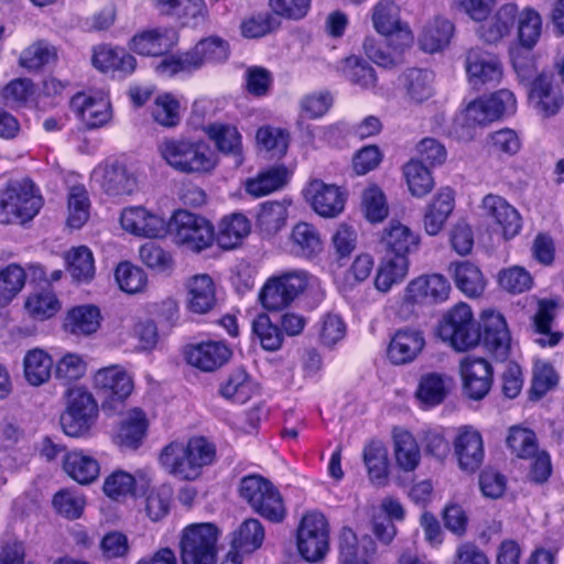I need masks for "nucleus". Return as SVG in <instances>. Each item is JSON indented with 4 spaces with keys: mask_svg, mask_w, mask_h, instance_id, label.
<instances>
[{
    "mask_svg": "<svg viewBox=\"0 0 564 564\" xmlns=\"http://www.w3.org/2000/svg\"><path fill=\"white\" fill-rule=\"evenodd\" d=\"M480 339L485 347L497 358L506 359L511 346V336L505 317L497 312L486 311L481 315Z\"/></svg>",
    "mask_w": 564,
    "mask_h": 564,
    "instance_id": "obj_18",
    "label": "nucleus"
},
{
    "mask_svg": "<svg viewBox=\"0 0 564 564\" xmlns=\"http://www.w3.org/2000/svg\"><path fill=\"white\" fill-rule=\"evenodd\" d=\"M440 337L459 351L475 347L480 340V326L474 318L471 308L459 303L451 308L438 325Z\"/></svg>",
    "mask_w": 564,
    "mask_h": 564,
    "instance_id": "obj_7",
    "label": "nucleus"
},
{
    "mask_svg": "<svg viewBox=\"0 0 564 564\" xmlns=\"http://www.w3.org/2000/svg\"><path fill=\"white\" fill-rule=\"evenodd\" d=\"M517 100L512 91L500 89L488 98H480L468 105L466 120L474 124H485L506 115L514 113Z\"/></svg>",
    "mask_w": 564,
    "mask_h": 564,
    "instance_id": "obj_11",
    "label": "nucleus"
},
{
    "mask_svg": "<svg viewBox=\"0 0 564 564\" xmlns=\"http://www.w3.org/2000/svg\"><path fill=\"white\" fill-rule=\"evenodd\" d=\"M529 97L534 108L544 116L555 115L563 102L560 88L553 85L546 74H541L533 80Z\"/></svg>",
    "mask_w": 564,
    "mask_h": 564,
    "instance_id": "obj_28",
    "label": "nucleus"
},
{
    "mask_svg": "<svg viewBox=\"0 0 564 564\" xmlns=\"http://www.w3.org/2000/svg\"><path fill=\"white\" fill-rule=\"evenodd\" d=\"M228 55V44L218 36H210L199 41L191 51L177 57L161 61L156 66V72L162 76L193 72L206 63L225 62Z\"/></svg>",
    "mask_w": 564,
    "mask_h": 564,
    "instance_id": "obj_3",
    "label": "nucleus"
},
{
    "mask_svg": "<svg viewBox=\"0 0 564 564\" xmlns=\"http://www.w3.org/2000/svg\"><path fill=\"white\" fill-rule=\"evenodd\" d=\"M518 37L520 44L531 50L538 43L542 33V18L532 8H525L518 14Z\"/></svg>",
    "mask_w": 564,
    "mask_h": 564,
    "instance_id": "obj_55",
    "label": "nucleus"
},
{
    "mask_svg": "<svg viewBox=\"0 0 564 564\" xmlns=\"http://www.w3.org/2000/svg\"><path fill=\"white\" fill-rule=\"evenodd\" d=\"M555 304L552 301H541L539 303L538 312L533 318V326L539 337L535 341L541 346H555L560 339L561 334L551 330V324L554 318Z\"/></svg>",
    "mask_w": 564,
    "mask_h": 564,
    "instance_id": "obj_49",
    "label": "nucleus"
},
{
    "mask_svg": "<svg viewBox=\"0 0 564 564\" xmlns=\"http://www.w3.org/2000/svg\"><path fill=\"white\" fill-rule=\"evenodd\" d=\"M167 234L173 242L189 251L199 252L214 240V228L205 218L180 209L167 223Z\"/></svg>",
    "mask_w": 564,
    "mask_h": 564,
    "instance_id": "obj_8",
    "label": "nucleus"
},
{
    "mask_svg": "<svg viewBox=\"0 0 564 564\" xmlns=\"http://www.w3.org/2000/svg\"><path fill=\"white\" fill-rule=\"evenodd\" d=\"M217 451L213 442L203 436L191 437L186 443L171 442L160 454V464L174 478L197 480L206 467L216 462Z\"/></svg>",
    "mask_w": 564,
    "mask_h": 564,
    "instance_id": "obj_1",
    "label": "nucleus"
},
{
    "mask_svg": "<svg viewBox=\"0 0 564 564\" xmlns=\"http://www.w3.org/2000/svg\"><path fill=\"white\" fill-rule=\"evenodd\" d=\"M344 76L354 85L362 89H373L377 77L375 69L357 56L347 57L343 65Z\"/></svg>",
    "mask_w": 564,
    "mask_h": 564,
    "instance_id": "obj_56",
    "label": "nucleus"
},
{
    "mask_svg": "<svg viewBox=\"0 0 564 564\" xmlns=\"http://www.w3.org/2000/svg\"><path fill=\"white\" fill-rule=\"evenodd\" d=\"M507 445L520 458H531L538 453L534 432L519 425L510 427Z\"/></svg>",
    "mask_w": 564,
    "mask_h": 564,
    "instance_id": "obj_57",
    "label": "nucleus"
},
{
    "mask_svg": "<svg viewBox=\"0 0 564 564\" xmlns=\"http://www.w3.org/2000/svg\"><path fill=\"white\" fill-rule=\"evenodd\" d=\"M371 20L375 30L383 37H395L401 31L412 33L400 19V8L392 0H381L372 9Z\"/></svg>",
    "mask_w": 564,
    "mask_h": 564,
    "instance_id": "obj_30",
    "label": "nucleus"
},
{
    "mask_svg": "<svg viewBox=\"0 0 564 564\" xmlns=\"http://www.w3.org/2000/svg\"><path fill=\"white\" fill-rule=\"evenodd\" d=\"M70 107L89 129L105 126L112 116L110 101L104 93L95 95L77 94L72 98Z\"/></svg>",
    "mask_w": 564,
    "mask_h": 564,
    "instance_id": "obj_17",
    "label": "nucleus"
},
{
    "mask_svg": "<svg viewBox=\"0 0 564 564\" xmlns=\"http://www.w3.org/2000/svg\"><path fill=\"white\" fill-rule=\"evenodd\" d=\"M216 286L206 273L195 274L186 282V307L194 314H206L216 305Z\"/></svg>",
    "mask_w": 564,
    "mask_h": 564,
    "instance_id": "obj_24",
    "label": "nucleus"
},
{
    "mask_svg": "<svg viewBox=\"0 0 564 564\" xmlns=\"http://www.w3.org/2000/svg\"><path fill=\"white\" fill-rule=\"evenodd\" d=\"M56 58V47L46 40H37L21 52L19 65L28 70H39Z\"/></svg>",
    "mask_w": 564,
    "mask_h": 564,
    "instance_id": "obj_45",
    "label": "nucleus"
},
{
    "mask_svg": "<svg viewBox=\"0 0 564 564\" xmlns=\"http://www.w3.org/2000/svg\"><path fill=\"white\" fill-rule=\"evenodd\" d=\"M482 216L497 225L506 240L514 238L522 228L519 212L499 195L488 194L481 200Z\"/></svg>",
    "mask_w": 564,
    "mask_h": 564,
    "instance_id": "obj_13",
    "label": "nucleus"
},
{
    "mask_svg": "<svg viewBox=\"0 0 564 564\" xmlns=\"http://www.w3.org/2000/svg\"><path fill=\"white\" fill-rule=\"evenodd\" d=\"M364 463L371 481L382 484L388 476V452L380 442H371L364 448Z\"/></svg>",
    "mask_w": 564,
    "mask_h": 564,
    "instance_id": "obj_53",
    "label": "nucleus"
},
{
    "mask_svg": "<svg viewBox=\"0 0 564 564\" xmlns=\"http://www.w3.org/2000/svg\"><path fill=\"white\" fill-rule=\"evenodd\" d=\"M453 32L454 25L449 20L436 18L424 26L419 44L427 53L438 52L448 45Z\"/></svg>",
    "mask_w": 564,
    "mask_h": 564,
    "instance_id": "obj_39",
    "label": "nucleus"
},
{
    "mask_svg": "<svg viewBox=\"0 0 564 564\" xmlns=\"http://www.w3.org/2000/svg\"><path fill=\"white\" fill-rule=\"evenodd\" d=\"M252 330L260 340L263 349L278 350L283 343V336L278 326L273 325L267 314H260L252 323Z\"/></svg>",
    "mask_w": 564,
    "mask_h": 564,
    "instance_id": "obj_64",
    "label": "nucleus"
},
{
    "mask_svg": "<svg viewBox=\"0 0 564 564\" xmlns=\"http://www.w3.org/2000/svg\"><path fill=\"white\" fill-rule=\"evenodd\" d=\"M102 489L107 497L119 501L134 495V478L132 474L117 469L106 477Z\"/></svg>",
    "mask_w": 564,
    "mask_h": 564,
    "instance_id": "obj_63",
    "label": "nucleus"
},
{
    "mask_svg": "<svg viewBox=\"0 0 564 564\" xmlns=\"http://www.w3.org/2000/svg\"><path fill=\"white\" fill-rule=\"evenodd\" d=\"M205 132L221 153L232 155L237 166L242 164L241 134L236 127L217 122L209 124Z\"/></svg>",
    "mask_w": 564,
    "mask_h": 564,
    "instance_id": "obj_33",
    "label": "nucleus"
},
{
    "mask_svg": "<svg viewBox=\"0 0 564 564\" xmlns=\"http://www.w3.org/2000/svg\"><path fill=\"white\" fill-rule=\"evenodd\" d=\"M297 549L308 562L322 560L329 549V530L324 514L307 512L297 528Z\"/></svg>",
    "mask_w": 564,
    "mask_h": 564,
    "instance_id": "obj_10",
    "label": "nucleus"
},
{
    "mask_svg": "<svg viewBox=\"0 0 564 564\" xmlns=\"http://www.w3.org/2000/svg\"><path fill=\"white\" fill-rule=\"evenodd\" d=\"M101 187L110 196H129L139 189V182L127 166L113 163L104 167Z\"/></svg>",
    "mask_w": 564,
    "mask_h": 564,
    "instance_id": "obj_29",
    "label": "nucleus"
},
{
    "mask_svg": "<svg viewBox=\"0 0 564 564\" xmlns=\"http://www.w3.org/2000/svg\"><path fill=\"white\" fill-rule=\"evenodd\" d=\"M460 376L465 388H490L492 384L491 365L482 358H465L460 364Z\"/></svg>",
    "mask_w": 564,
    "mask_h": 564,
    "instance_id": "obj_48",
    "label": "nucleus"
},
{
    "mask_svg": "<svg viewBox=\"0 0 564 564\" xmlns=\"http://www.w3.org/2000/svg\"><path fill=\"white\" fill-rule=\"evenodd\" d=\"M147 430L145 413L141 409L134 408L122 422L116 438L117 443L123 448L135 449L145 436Z\"/></svg>",
    "mask_w": 564,
    "mask_h": 564,
    "instance_id": "obj_38",
    "label": "nucleus"
},
{
    "mask_svg": "<svg viewBox=\"0 0 564 564\" xmlns=\"http://www.w3.org/2000/svg\"><path fill=\"white\" fill-rule=\"evenodd\" d=\"M449 270L456 286L467 296H478L485 289V280L480 270L468 261L452 264Z\"/></svg>",
    "mask_w": 564,
    "mask_h": 564,
    "instance_id": "obj_42",
    "label": "nucleus"
},
{
    "mask_svg": "<svg viewBox=\"0 0 564 564\" xmlns=\"http://www.w3.org/2000/svg\"><path fill=\"white\" fill-rule=\"evenodd\" d=\"M434 74L426 68H409L400 76V85L411 104H422L434 94Z\"/></svg>",
    "mask_w": 564,
    "mask_h": 564,
    "instance_id": "obj_26",
    "label": "nucleus"
},
{
    "mask_svg": "<svg viewBox=\"0 0 564 564\" xmlns=\"http://www.w3.org/2000/svg\"><path fill=\"white\" fill-rule=\"evenodd\" d=\"M177 41V32L173 28L159 26L134 34L129 48L139 55L159 56L172 50Z\"/></svg>",
    "mask_w": 564,
    "mask_h": 564,
    "instance_id": "obj_19",
    "label": "nucleus"
},
{
    "mask_svg": "<svg viewBox=\"0 0 564 564\" xmlns=\"http://www.w3.org/2000/svg\"><path fill=\"white\" fill-rule=\"evenodd\" d=\"M454 208V193L451 188H442L429 205L424 215V228L431 236L437 235Z\"/></svg>",
    "mask_w": 564,
    "mask_h": 564,
    "instance_id": "obj_34",
    "label": "nucleus"
},
{
    "mask_svg": "<svg viewBox=\"0 0 564 564\" xmlns=\"http://www.w3.org/2000/svg\"><path fill=\"white\" fill-rule=\"evenodd\" d=\"M394 456L404 471H413L420 463L421 452L414 436L406 430L393 429Z\"/></svg>",
    "mask_w": 564,
    "mask_h": 564,
    "instance_id": "obj_36",
    "label": "nucleus"
},
{
    "mask_svg": "<svg viewBox=\"0 0 564 564\" xmlns=\"http://www.w3.org/2000/svg\"><path fill=\"white\" fill-rule=\"evenodd\" d=\"M275 487L271 481L260 475H248L240 480L239 495L251 507V509H263L260 499L267 496L269 500L275 502L272 490Z\"/></svg>",
    "mask_w": 564,
    "mask_h": 564,
    "instance_id": "obj_43",
    "label": "nucleus"
},
{
    "mask_svg": "<svg viewBox=\"0 0 564 564\" xmlns=\"http://www.w3.org/2000/svg\"><path fill=\"white\" fill-rule=\"evenodd\" d=\"M26 273L22 267L11 263L0 270V307H6L22 291Z\"/></svg>",
    "mask_w": 564,
    "mask_h": 564,
    "instance_id": "obj_50",
    "label": "nucleus"
},
{
    "mask_svg": "<svg viewBox=\"0 0 564 564\" xmlns=\"http://www.w3.org/2000/svg\"><path fill=\"white\" fill-rule=\"evenodd\" d=\"M95 388H133L132 373L120 365L99 369L94 376Z\"/></svg>",
    "mask_w": 564,
    "mask_h": 564,
    "instance_id": "obj_61",
    "label": "nucleus"
},
{
    "mask_svg": "<svg viewBox=\"0 0 564 564\" xmlns=\"http://www.w3.org/2000/svg\"><path fill=\"white\" fill-rule=\"evenodd\" d=\"M120 223L126 231L139 237L156 239L167 234V223L164 217L142 206L123 209Z\"/></svg>",
    "mask_w": 564,
    "mask_h": 564,
    "instance_id": "obj_14",
    "label": "nucleus"
},
{
    "mask_svg": "<svg viewBox=\"0 0 564 564\" xmlns=\"http://www.w3.org/2000/svg\"><path fill=\"white\" fill-rule=\"evenodd\" d=\"M465 68L468 82L475 88L497 84L502 77V65L498 56L479 47L467 52Z\"/></svg>",
    "mask_w": 564,
    "mask_h": 564,
    "instance_id": "obj_15",
    "label": "nucleus"
},
{
    "mask_svg": "<svg viewBox=\"0 0 564 564\" xmlns=\"http://www.w3.org/2000/svg\"><path fill=\"white\" fill-rule=\"evenodd\" d=\"M219 531L210 522L186 525L180 538L182 564H215Z\"/></svg>",
    "mask_w": 564,
    "mask_h": 564,
    "instance_id": "obj_4",
    "label": "nucleus"
},
{
    "mask_svg": "<svg viewBox=\"0 0 564 564\" xmlns=\"http://www.w3.org/2000/svg\"><path fill=\"white\" fill-rule=\"evenodd\" d=\"M380 242L387 253L392 254L391 257L408 258L410 253L417 250L420 237L408 226L398 220H391L383 229Z\"/></svg>",
    "mask_w": 564,
    "mask_h": 564,
    "instance_id": "obj_25",
    "label": "nucleus"
},
{
    "mask_svg": "<svg viewBox=\"0 0 564 564\" xmlns=\"http://www.w3.org/2000/svg\"><path fill=\"white\" fill-rule=\"evenodd\" d=\"M288 178V172L284 167H273L259 174L256 178H249L246 182V191L254 197L270 194L281 188Z\"/></svg>",
    "mask_w": 564,
    "mask_h": 564,
    "instance_id": "obj_52",
    "label": "nucleus"
},
{
    "mask_svg": "<svg viewBox=\"0 0 564 564\" xmlns=\"http://www.w3.org/2000/svg\"><path fill=\"white\" fill-rule=\"evenodd\" d=\"M304 195L312 208L322 217L333 218L344 210V194L335 185L314 180L305 187Z\"/></svg>",
    "mask_w": 564,
    "mask_h": 564,
    "instance_id": "obj_20",
    "label": "nucleus"
},
{
    "mask_svg": "<svg viewBox=\"0 0 564 564\" xmlns=\"http://www.w3.org/2000/svg\"><path fill=\"white\" fill-rule=\"evenodd\" d=\"M518 17V7L514 3H506L498 9L494 17L482 23L477 34L488 44H496L508 36L514 26Z\"/></svg>",
    "mask_w": 564,
    "mask_h": 564,
    "instance_id": "obj_27",
    "label": "nucleus"
},
{
    "mask_svg": "<svg viewBox=\"0 0 564 564\" xmlns=\"http://www.w3.org/2000/svg\"><path fill=\"white\" fill-rule=\"evenodd\" d=\"M64 470L82 485H87L99 476V463L82 451H73L64 458Z\"/></svg>",
    "mask_w": 564,
    "mask_h": 564,
    "instance_id": "obj_37",
    "label": "nucleus"
},
{
    "mask_svg": "<svg viewBox=\"0 0 564 564\" xmlns=\"http://www.w3.org/2000/svg\"><path fill=\"white\" fill-rule=\"evenodd\" d=\"M425 345L423 334L417 329L401 328L391 337L387 355L394 365L413 361Z\"/></svg>",
    "mask_w": 564,
    "mask_h": 564,
    "instance_id": "obj_23",
    "label": "nucleus"
},
{
    "mask_svg": "<svg viewBox=\"0 0 564 564\" xmlns=\"http://www.w3.org/2000/svg\"><path fill=\"white\" fill-rule=\"evenodd\" d=\"M403 175L413 196L423 197L429 194L434 186L430 171L421 161L411 160L408 162L403 166Z\"/></svg>",
    "mask_w": 564,
    "mask_h": 564,
    "instance_id": "obj_54",
    "label": "nucleus"
},
{
    "mask_svg": "<svg viewBox=\"0 0 564 564\" xmlns=\"http://www.w3.org/2000/svg\"><path fill=\"white\" fill-rule=\"evenodd\" d=\"M98 414V401L88 390H68L66 409L61 414L59 423L67 436L86 437L95 426Z\"/></svg>",
    "mask_w": 564,
    "mask_h": 564,
    "instance_id": "obj_5",
    "label": "nucleus"
},
{
    "mask_svg": "<svg viewBox=\"0 0 564 564\" xmlns=\"http://www.w3.org/2000/svg\"><path fill=\"white\" fill-rule=\"evenodd\" d=\"M152 117L155 122L163 127H175L181 120L180 102L169 93L155 97L152 109Z\"/></svg>",
    "mask_w": 564,
    "mask_h": 564,
    "instance_id": "obj_59",
    "label": "nucleus"
},
{
    "mask_svg": "<svg viewBox=\"0 0 564 564\" xmlns=\"http://www.w3.org/2000/svg\"><path fill=\"white\" fill-rule=\"evenodd\" d=\"M53 360L51 356L40 348L31 349L23 359L26 381L34 387L45 383L51 377Z\"/></svg>",
    "mask_w": 564,
    "mask_h": 564,
    "instance_id": "obj_40",
    "label": "nucleus"
},
{
    "mask_svg": "<svg viewBox=\"0 0 564 564\" xmlns=\"http://www.w3.org/2000/svg\"><path fill=\"white\" fill-rule=\"evenodd\" d=\"M42 206V196L30 180L10 183L0 195V209L7 223L24 224L34 218Z\"/></svg>",
    "mask_w": 564,
    "mask_h": 564,
    "instance_id": "obj_6",
    "label": "nucleus"
},
{
    "mask_svg": "<svg viewBox=\"0 0 564 564\" xmlns=\"http://www.w3.org/2000/svg\"><path fill=\"white\" fill-rule=\"evenodd\" d=\"M288 219V205L285 202H265L261 204L257 215V227L265 236H274L284 226Z\"/></svg>",
    "mask_w": 564,
    "mask_h": 564,
    "instance_id": "obj_44",
    "label": "nucleus"
},
{
    "mask_svg": "<svg viewBox=\"0 0 564 564\" xmlns=\"http://www.w3.org/2000/svg\"><path fill=\"white\" fill-rule=\"evenodd\" d=\"M412 33L401 31L395 37H384V44L367 37L364 50L369 59L381 67L391 68L403 63V54L413 44Z\"/></svg>",
    "mask_w": 564,
    "mask_h": 564,
    "instance_id": "obj_12",
    "label": "nucleus"
},
{
    "mask_svg": "<svg viewBox=\"0 0 564 564\" xmlns=\"http://www.w3.org/2000/svg\"><path fill=\"white\" fill-rule=\"evenodd\" d=\"M291 251L301 258L313 259L323 251L319 231L308 223L296 224L290 235Z\"/></svg>",
    "mask_w": 564,
    "mask_h": 564,
    "instance_id": "obj_32",
    "label": "nucleus"
},
{
    "mask_svg": "<svg viewBox=\"0 0 564 564\" xmlns=\"http://www.w3.org/2000/svg\"><path fill=\"white\" fill-rule=\"evenodd\" d=\"M99 319L100 314L96 306H77L68 312L65 328L74 335H89L98 329Z\"/></svg>",
    "mask_w": 564,
    "mask_h": 564,
    "instance_id": "obj_46",
    "label": "nucleus"
},
{
    "mask_svg": "<svg viewBox=\"0 0 564 564\" xmlns=\"http://www.w3.org/2000/svg\"><path fill=\"white\" fill-rule=\"evenodd\" d=\"M93 64L101 72H120L130 75L137 67V59L124 48L100 45L94 50Z\"/></svg>",
    "mask_w": 564,
    "mask_h": 564,
    "instance_id": "obj_31",
    "label": "nucleus"
},
{
    "mask_svg": "<svg viewBox=\"0 0 564 564\" xmlns=\"http://www.w3.org/2000/svg\"><path fill=\"white\" fill-rule=\"evenodd\" d=\"M312 279L305 270H290L272 276L261 289V304L269 311L282 310L306 290Z\"/></svg>",
    "mask_w": 564,
    "mask_h": 564,
    "instance_id": "obj_9",
    "label": "nucleus"
},
{
    "mask_svg": "<svg viewBox=\"0 0 564 564\" xmlns=\"http://www.w3.org/2000/svg\"><path fill=\"white\" fill-rule=\"evenodd\" d=\"M24 306L28 313L37 319L50 318L59 308L58 301L51 291H39L30 294Z\"/></svg>",
    "mask_w": 564,
    "mask_h": 564,
    "instance_id": "obj_62",
    "label": "nucleus"
},
{
    "mask_svg": "<svg viewBox=\"0 0 564 564\" xmlns=\"http://www.w3.org/2000/svg\"><path fill=\"white\" fill-rule=\"evenodd\" d=\"M454 453L462 470L476 471L485 457L484 441L479 431L470 425L459 427L454 441Z\"/></svg>",
    "mask_w": 564,
    "mask_h": 564,
    "instance_id": "obj_16",
    "label": "nucleus"
},
{
    "mask_svg": "<svg viewBox=\"0 0 564 564\" xmlns=\"http://www.w3.org/2000/svg\"><path fill=\"white\" fill-rule=\"evenodd\" d=\"M116 281L119 288L126 293H138L144 290L148 283L145 272L129 262L118 264L115 272Z\"/></svg>",
    "mask_w": 564,
    "mask_h": 564,
    "instance_id": "obj_58",
    "label": "nucleus"
},
{
    "mask_svg": "<svg viewBox=\"0 0 564 564\" xmlns=\"http://www.w3.org/2000/svg\"><path fill=\"white\" fill-rule=\"evenodd\" d=\"M449 282L441 274L421 275L405 289V299L411 303L435 304L448 299Z\"/></svg>",
    "mask_w": 564,
    "mask_h": 564,
    "instance_id": "obj_22",
    "label": "nucleus"
},
{
    "mask_svg": "<svg viewBox=\"0 0 564 564\" xmlns=\"http://www.w3.org/2000/svg\"><path fill=\"white\" fill-rule=\"evenodd\" d=\"M250 228V221L245 215L239 213L232 214L221 220L217 241L221 248L232 249L248 236Z\"/></svg>",
    "mask_w": 564,
    "mask_h": 564,
    "instance_id": "obj_41",
    "label": "nucleus"
},
{
    "mask_svg": "<svg viewBox=\"0 0 564 564\" xmlns=\"http://www.w3.org/2000/svg\"><path fill=\"white\" fill-rule=\"evenodd\" d=\"M264 540V529L258 519H247L234 532L231 546L245 553L258 550Z\"/></svg>",
    "mask_w": 564,
    "mask_h": 564,
    "instance_id": "obj_47",
    "label": "nucleus"
},
{
    "mask_svg": "<svg viewBox=\"0 0 564 564\" xmlns=\"http://www.w3.org/2000/svg\"><path fill=\"white\" fill-rule=\"evenodd\" d=\"M67 270L78 282H88L95 274L94 257L91 251L79 246L72 248L66 254Z\"/></svg>",
    "mask_w": 564,
    "mask_h": 564,
    "instance_id": "obj_51",
    "label": "nucleus"
},
{
    "mask_svg": "<svg viewBox=\"0 0 564 564\" xmlns=\"http://www.w3.org/2000/svg\"><path fill=\"white\" fill-rule=\"evenodd\" d=\"M231 356L232 351L224 340L202 341L189 346L186 350L188 364L208 372L223 367Z\"/></svg>",
    "mask_w": 564,
    "mask_h": 564,
    "instance_id": "obj_21",
    "label": "nucleus"
},
{
    "mask_svg": "<svg viewBox=\"0 0 564 564\" xmlns=\"http://www.w3.org/2000/svg\"><path fill=\"white\" fill-rule=\"evenodd\" d=\"M89 217V200L83 185L73 186L68 193V225L80 228Z\"/></svg>",
    "mask_w": 564,
    "mask_h": 564,
    "instance_id": "obj_60",
    "label": "nucleus"
},
{
    "mask_svg": "<svg viewBox=\"0 0 564 564\" xmlns=\"http://www.w3.org/2000/svg\"><path fill=\"white\" fill-rule=\"evenodd\" d=\"M160 152L172 169L184 174H206L217 165L215 152L203 140L166 139L160 144Z\"/></svg>",
    "mask_w": 564,
    "mask_h": 564,
    "instance_id": "obj_2",
    "label": "nucleus"
},
{
    "mask_svg": "<svg viewBox=\"0 0 564 564\" xmlns=\"http://www.w3.org/2000/svg\"><path fill=\"white\" fill-rule=\"evenodd\" d=\"M408 273V258L387 256L378 267L375 288L381 293H388L393 285L402 283Z\"/></svg>",
    "mask_w": 564,
    "mask_h": 564,
    "instance_id": "obj_35",
    "label": "nucleus"
}]
</instances>
